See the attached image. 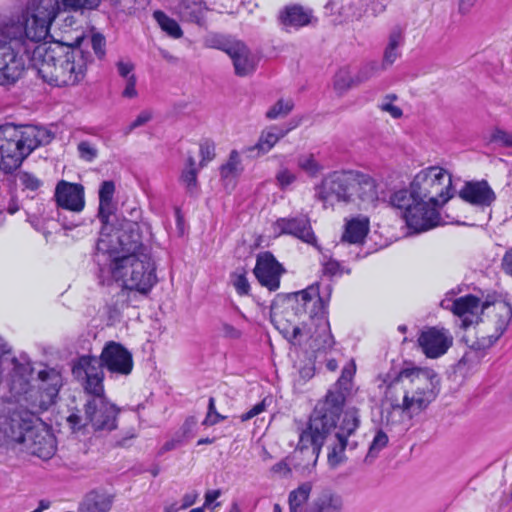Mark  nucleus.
Returning <instances> with one entry per match:
<instances>
[{"label": "nucleus", "mask_w": 512, "mask_h": 512, "mask_svg": "<svg viewBox=\"0 0 512 512\" xmlns=\"http://www.w3.org/2000/svg\"><path fill=\"white\" fill-rule=\"evenodd\" d=\"M355 372L353 365L342 369L340 378L333 390H329L325 399L319 401L310 415L309 421L299 434V441L293 453L294 467L303 474L310 473L316 466L322 446L328 449V464L335 468L346 461L347 447L355 449L357 442L349 440L360 426L359 410L347 409L339 424L343 411L347 389Z\"/></svg>", "instance_id": "1"}, {"label": "nucleus", "mask_w": 512, "mask_h": 512, "mask_svg": "<svg viewBox=\"0 0 512 512\" xmlns=\"http://www.w3.org/2000/svg\"><path fill=\"white\" fill-rule=\"evenodd\" d=\"M51 0H30L24 21L0 25V84L15 83L31 61L36 42L45 40L58 15Z\"/></svg>", "instance_id": "2"}, {"label": "nucleus", "mask_w": 512, "mask_h": 512, "mask_svg": "<svg viewBox=\"0 0 512 512\" xmlns=\"http://www.w3.org/2000/svg\"><path fill=\"white\" fill-rule=\"evenodd\" d=\"M439 379L429 368H406L385 387L383 402L390 406L384 421L387 426L403 425L420 414L437 397Z\"/></svg>", "instance_id": "3"}, {"label": "nucleus", "mask_w": 512, "mask_h": 512, "mask_svg": "<svg viewBox=\"0 0 512 512\" xmlns=\"http://www.w3.org/2000/svg\"><path fill=\"white\" fill-rule=\"evenodd\" d=\"M332 287L326 284L320 288L318 283L294 293L295 306L292 309L301 319L302 326H290L277 322V327L293 344H307L313 351L331 348L334 344L327 319L326 307L330 299Z\"/></svg>", "instance_id": "4"}, {"label": "nucleus", "mask_w": 512, "mask_h": 512, "mask_svg": "<svg viewBox=\"0 0 512 512\" xmlns=\"http://www.w3.org/2000/svg\"><path fill=\"white\" fill-rule=\"evenodd\" d=\"M92 55L80 47L66 46L59 42L36 45L31 55V65L48 84L56 87L74 86L86 75Z\"/></svg>", "instance_id": "5"}, {"label": "nucleus", "mask_w": 512, "mask_h": 512, "mask_svg": "<svg viewBox=\"0 0 512 512\" xmlns=\"http://www.w3.org/2000/svg\"><path fill=\"white\" fill-rule=\"evenodd\" d=\"M53 139L54 133L45 127L0 126V170L13 172L35 149L48 145Z\"/></svg>", "instance_id": "6"}, {"label": "nucleus", "mask_w": 512, "mask_h": 512, "mask_svg": "<svg viewBox=\"0 0 512 512\" xmlns=\"http://www.w3.org/2000/svg\"><path fill=\"white\" fill-rule=\"evenodd\" d=\"M452 179L448 172L437 166L421 170L413 179L410 189L394 192L390 197L393 207H405L413 203V197L439 207L452 196Z\"/></svg>", "instance_id": "7"}, {"label": "nucleus", "mask_w": 512, "mask_h": 512, "mask_svg": "<svg viewBox=\"0 0 512 512\" xmlns=\"http://www.w3.org/2000/svg\"><path fill=\"white\" fill-rule=\"evenodd\" d=\"M113 278L124 288L147 295L157 283L156 266L150 251L115 256L110 265Z\"/></svg>", "instance_id": "8"}, {"label": "nucleus", "mask_w": 512, "mask_h": 512, "mask_svg": "<svg viewBox=\"0 0 512 512\" xmlns=\"http://www.w3.org/2000/svg\"><path fill=\"white\" fill-rule=\"evenodd\" d=\"M105 225L97 241V250L110 255H131L150 251L143 244L150 235V226L146 222L125 220L119 229H110Z\"/></svg>", "instance_id": "9"}, {"label": "nucleus", "mask_w": 512, "mask_h": 512, "mask_svg": "<svg viewBox=\"0 0 512 512\" xmlns=\"http://www.w3.org/2000/svg\"><path fill=\"white\" fill-rule=\"evenodd\" d=\"M84 404V418L77 413L68 416L67 422L74 432L89 430L93 432H110L117 428L119 409L111 403L104 392L90 394Z\"/></svg>", "instance_id": "10"}, {"label": "nucleus", "mask_w": 512, "mask_h": 512, "mask_svg": "<svg viewBox=\"0 0 512 512\" xmlns=\"http://www.w3.org/2000/svg\"><path fill=\"white\" fill-rule=\"evenodd\" d=\"M45 410L47 406L43 401L31 404L30 413H24L21 430L23 439L18 444H22L27 453L48 460L56 452V441L49 429L38 423V415Z\"/></svg>", "instance_id": "11"}, {"label": "nucleus", "mask_w": 512, "mask_h": 512, "mask_svg": "<svg viewBox=\"0 0 512 512\" xmlns=\"http://www.w3.org/2000/svg\"><path fill=\"white\" fill-rule=\"evenodd\" d=\"M312 484L304 482L288 495L289 512H342V497L328 489L311 497Z\"/></svg>", "instance_id": "12"}, {"label": "nucleus", "mask_w": 512, "mask_h": 512, "mask_svg": "<svg viewBox=\"0 0 512 512\" xmlns=\"http://www.w3.org/2000/svg\"><path fill=\"white\" fill-rule=\"evenodd\" d=\"M356 170L334 171L315 188L316 196L325 204L353 203Z\"/></svg>", "instance_id": "13"}, {"label": "nucleus", "mask_w": 512, "mask_h": 512, "mask_svg": "<svg viewBox=\"0 0 512 512\" xmlns=\"http://www.w3.org/2000/svg\"><path fill=\"white\" fill-rule=\"evenodd\" d=\"M33 367L29 361L13 360V369L10 374V393L16 402L30 413L32 403L40 404L37 400L38 390L31 385Z\"/></svg>", "instance_id": "14"}, {"label": "nucleus", "mask_w": 512, "mask_h": 512, "mask_svg": "<svg viewBox=\"0 0 512 512\" xmlns=\"http://www.w3.org/2000/svg\"><path fill=\"white\" fill-rule=\"evenodd\" d=\"M413 200V203L405 207H395L401 211L407 226L417 233L438 226L440 223L438 207L416 197H413Z\"/></svg>", "instance_id": "15"}, {"label": "nucleus", "mask_w": 512, "mask_h": 512, "mask_svg": "<svg viewBox=\"0 0 512 512\" xmlns=\"http://www.w3.org/2000/svg\"><path fill=\"white\" fill-rule=\"evenodd\" d=\"M104 368L100 357L83 355L74 362L72 373L82 382L86 393L98 394L104 392Z\"/></svg>", "instance_id": "16"}, {"label": "nucleus", "mask_w": 512, "mask_h": 512, "mask_svg": "<svg viewBox=\"0 0 512 512\" xmlns=\"http://www.w3.org/2000/svg\"><path fill=\"white\" fill-rule=\"evenodd\" d=\"M100 358L102 365L113 376H128L134 367L132 353L115 341H109L104 345Z\"/></svg>", "instance_id": "17"}, {"label": "nucleus", "mask_w": 512, "mask_h": 512, "mask_svg": "<svg viewBox=\"0 0 512 512\" xmlns=\"http://www.w3.org/2000/svg\"><path fill=\"white\" fill-rule=\"evenodd\" d=\"M441 306L458 316L462 321L463 327L477 323L480 319V314L490 309L489 302H481L474 295H465L454 300L444 299L441 301Z\"/></svg>", "instance_id": "18"}, {"label": "nucleus", "mask_w": 512, "mask_h": 512, "mask_svg": "<svg viewBox=\"0 0 512 512\" xmlns=\"http://www.w3.org/2000/svg\"><path fill=\"white\" fill-rule=\"evenodd\" d=\"M259 283L270 291H276L280 287V278L285 269L270 252H263L257 256L253 270Z\"/></svg>", "instance_id": "19"}, {"label": "nucleus", "mask_w": 512, "mask_h": 512, "mask_svg": "<svg viewBox=\"0 0 512 512\" xmlns=\"http://www.w3.org/2000/svg\"><path fill=\"white\" fill-rule=\"evenodd\" d=\"M353 203L361 209L374 208L379 201L380 184L370 174L356 170Z\"/></svg>", "instance_id": "20"}, {"label": "nucleus", "mask_w": 512, "mask_h": 512, "mask_svg": "<svg viewBox=\"0 0 512 512\" xmlns=\"http://www.w3.org/2000/svg\"><path fill=\"white\" fill-rule=\"evenodd\" d=\"M273 229L279 235L289 234L307 244L317 245V238L307 216L279 218L273 224Z\"/></svg>", "instance_id": "21"}, {"label": "nucleus", "mask_w": 512, "mask_h": 512, "mask_svg": "<svg viewBox=\"0 0 512 512\" xmlns=\"http://www.w3.org/2000/svg\"><path fill=\"white\" fill-rule=\"evenodd\" d=\"M54 199L57 207L79 213L85 207L84 187L78 183L61 180L55 187Z\"/></svg>", "instance_id": "22"}, {"label": "nucleus", "mask_w": 512, "mask_h": 512, "mask_svg": "<svg viewBox=\"0 0 512 512\" xmlns=\"http://www.w3.org/2000/svg\"><path fill=\"white\" fill-rule=\"evenodd\" d=\"M418 343L428 358H438L452 345V337L445 329L431 327L422 331Z\"/></svg>", "instance_id": "23"}, {"label": "nucleus", "mask_w": 512, "mask_h": 512, "mask_svg": "<svg viewBox=\"0 0 512 512\" xmlns=\"http://www.w3.org/2000/svg\"><path fill=\"white\" fill-rule=\"evenodd\" d=\"M465 202L478 207H489L496 200V194L486 180L466 182L459 192Z\"/></svg>", "instance_id": "24"}, {"label": "nucleus", "mask_w": 512, "mask_h": 512, "mask_svg": "<svg viewBox=\"0 0 512 512\" xmlns=\"http://www.w3.org/2000/svg\"><path fill=\"white\" fill-rule=\"evenodd\" d=\"M228 56L232 60L237 76L245 77L256 70L258 58L243 42H235L233 48L229 50Z\"/></svg>", "instance_id": "25"}, {"label": "nucleus", "mask_w": 512, "mask_h": 512, "mask_svg": "<svg viewBox=\"0 0 512 512\" xmlns=\"http://www.w3.org/2000/svg\"><path fill=\"white\" fill-rule=\"evenodd\" d=\"M290 130L291 128L284 129L275 125L269 126L261 132L257 143L247 147L244 151L251 156L258 157L264 155L268 153L280 139L284 138Z\"/></svg>", "instance_id": "26"}, {"label": "nucleus", "mask_w": 512, "mask_h": 512, "mask_svg": "<svg viewBox=\"0 0 512 512\" xmlns=\"http://www.w3.org/2000/svg\"><path fill=\"white\" fill-rule=\"evenodd\" d=\"M24 413L15 411L9 418L0 421V446L18 444L23 439L21 434Z\"/></svg>", "instance_id": "27"}, {"label": "nucleus", "mask_w": 512, "mask_h": 512, "mask_svg": "<svg viewBox=\"0 0 512 512\" xmlns=\"http://www.w3.org/2000/svg\"><path fill=\"white\" fill-rule=\"evenodd\" d=\"M113 503V494L103 490H92L81 501L78 512H109Z\"/></svg>", "instance_id": "28"}, {"label": "nucleus", "mask_w": 512, "mask_h": 512, "mask_svg": "<svg viewBox=\"0 0 512 512\" xmlns=\"http://www.w3.org/2000/svg\"><path fill=\"white\" fill-rule=\"evenodd\" d=\"M38 379L41 382L39 389L43 390L47 400L41 399L48 407L53 399L58 395L62 386V376L59 371L54 368H47L39 371Z\"/></svg>", "instance_id": "29"}, {"label": "nucleus", "mask_w": 512, "mask_h": 512, "mask_svg": "<svg viewBox=\"0 0 512 512\" xmlns=\"http://www.w3.org/2000/svg\"><path fill=\"white\" fill-rule=\"evenodd\" d=\"M369 229V218L359 215L347 221L341 240L350 244H361L367 236Z\"/></svg>", "instance_id": "30"}, {"label": "nucleus", "mask_w": 512, "mask_h": 512, "mask_svg": "<svg viewBox=\"0 0 512 512\" xmlns=\"http://www.w3.org/2000/svg\"><path fill=\"white\" fill-rule=\"evenodd\" d=\"M283 25L299 28L308 25L312 19V11L301 5L287 6L280 15Z\"/></svg>", "instance_id": "31"}, {"label": "nucleus", "mask_w": 512, "mask_h": 512, "mask_svg": "<svg viewBox=\"0 0 512 512\" xmlns=\"http://www.w3.org/2000/svg\"><path fill=\"white\" fill-rule=\"evenodd\" d=\"M115 193V184L113 181H104L99 189V211L98 217L103 224H106L109 216L113 212V196Z\"/></svg>", "instance_id": "32"}, {"label": "nucleus", "mask_w": 512, "mask_h": 512, "mask_svg": "<svg viewBox=\"0 0 512 512\" xmlns=\"http://www.w3.org/2000/svg\"><path fill=\"white\" fill-rule=\"evenodd\" d=\"M490 308H492L495 333L501 336L512 318V307L507 302L496 301L490 304Z\"/></svg>", "instance_id": "33"}, {"label": "nucleus", "mask_w": 512, "mask_h": 512, "mask_svg": "<svg viewBox=\"0 0 512 512\" xmlns=\"http://www.w3.org/2000/svg\"><path fill=\"white\" fill-rule=\"evenodd\" d=\"M244 168L239 153L231 151L229 158L220 168V175L223 180H233L241 175Z\"/></svg>", "instance_id": "34"}, {"label": "nucleus", "mask_w": 512, "mask_h": 512, "mask_svg": "<svg viewBox=\"0 0 512 512\" xmlns=\"http://www.w3.org/2000/svg\"><path fill=\"white\" fill-rule=\"evenodd\" d=\"M51 2L57 13H59L61 9L73 11L92 10L100 5L101 0H51Z\"/></svg>", "instance_id": "35"}, {"label": "nucleus", "mask_w": 512, "mask_h": 512, "mask_svg": "<svg viewBox=\"0 0 512 512\" xmlns=\"http://www.w3.org/2000/svg\"><path fill=\"white\" fill-rule=\"evenodd\" d=\"M154 19L160 28L170 37L178 39L183 36V31L178 22L162 11H155L153 14Z\"/></svg>", "instance_id": "36"}, {"label": "nucleus", "mask_w": 512, "mask_h": 512, "mask_svg": "<svg viewBox=\"0 0 512 512\" xmlns=\"http://www.w3.org/2000/svg\"><path fill=\"white\" fill-rule=\"evenodd\" d=\"M297 166L309 177H317L324 169L323 165L315 158L312 153L301 154L297 158Z\"/></svg>", "instance_id": "37"}, {"label": "nucleus", "mask_w": 512, "mask_h": 512, "mask_svg": "<svg viewBox=\"0 0 512 512\" xmlns=\"http://www.w3.org/2000/svg\"><path fill=\"white\" fill-rule=\"evenodd\" d=\"M389 437L385 431L378 429L375 432L373 440L369 446V450L365 457L366 463H372L379 455V453L388 445Z\"/></svg>", "instance_id": "38"}, {"label": "nucleus", "mask_w": 512, "mask_h": 512, "mask_svg": "<svg viewBox=\"0 0 512 512\" xmlns=\"http://www.w3.org/2000/svg\"><path fill=\"white\" fill-rule=\"evenodd\" d=\"M197 169L193 156H189L186 161V167L181 173L180 181L186 187L189 193H193L197 187Z\"/></svg>", "instance_id": "39"}, {"label": "nucleus", "mask_w": 512, "mask_h": 512, "mask_svg": "<svg viewBox=\"0 0 512 512\" xmlns=\"http://www.w3.org/2000/svg\"><path fill=\"white\" fill-rule=\"evenodd\" d=\"M294 102L291 99H279L266 112V118L275 120L286 117L293 109Z\"/></svg>", "instance_id": "40"}, {"label": "nucleus", "mask_w": 512, "mask_h": 512, "mask_svg": "<svg viewBox=\"0 0 512 512\" xmlns=\"http://www.w3.org/2000/svg\"><path fill=\"white\" fill-rule=\"evenodd\" d=\"M355 76H352L347 68L339 69L334 78V88L339 93H344L350 88L357 86Z\"/></svg>", "instance_id": "41"}, {"label": "nucleus", "mask_w": 512, "mask_h": 512, "mask_svg": "<svg viewBox=\"0 0 512 512\" xmlns=\"http://www.w3.org/2000/svg\"><path fill=\"white\" fill-rule=\"evenodd\" d=\"M380 70L382 69V66L376 62L371 61L363 65L358 73L355 75V81L356 84H361L363 82L368 81L372 77H374Z\"/></svg>", "instance_id": "42"}, {"label": "nucleus", "mask_w": 512, "mask_h": 512, "mask_svg": "<svg viewBox=\"0 0 512 512\" xmlns=\"http://www.w3.org/2000/svg\"><path fill=\"white\" fill-rule=\"evenodd\" d=\"M297 180V175L286 166H281L275 174V181L281 190H286Z\"/></svg>", "instance_id": "43"}, {"label": "nucleus", "mask_w": 512, "mask_h": 512, "mask_svg": "<svg viewBox=\"0 0 512 512\" xmlns=\"http://www.w3.org/2000/svg\"><path fill=\"white\" fill-rule=\"evenodd\" d=\"M235 42L217 34L210 35L205 40L207 47L224 51L227 54H229V50L233 48Z\"/></svg>", "instance_id": "44"}, {"label": "nucleus", "mask_w": 512, "mask_h": 512, "mask_svg": "<svg viewBox=\"0 0 512 512\" xmlns=\"http://www.w3.org/2000/svg\"><path fill=\"white\" fill-rule=\"evenodd\" d=\"M232 284L239 295H247L250 291V284L246 277V272L237 270L231 275Z\"/></svg>", "instance_id": "45"}, {"label": "nucleus", "mask_w": 512, "mask_h": 512, "mask_svg": "<svg viewBox=\"0 0 512 512\" xmlns=\"http://www.w3.org/2000/svg\"><path fill=\"white\" fill-rule=\"evenodd\" d=\"M397 99L395 94H388L384 97L383 101L379 104V109L391 115L394 119H399L403 115V111L400 107L393 104V101Z\"/></svg>", "instance_id": "46"}, {"label": "nucleus", "mask_w": 512, "mask_h": 512, "mask_svg": "<svg viewBox=\"0 0 512 512\" xmlns=\"http://www.w3.org/2000/svg\"><path fill=\"white\" fill-rule=\"evenodd\" d=\"M77 151H78L79 157L86 162H92L98 156L97 147L90 141H86V140L78 143Z\"/></svg>", "instance_id": "47"}, {"label": "nucleus", "mask_w": 512, "mask_h": 512, "mask_svg": "<svg viewBox=\"0 0 512 512\" xmlns=\"http://www.w3.org/2000/svg\"><path fill=\"white\" fill-rule=\"evenodd\" d=\"M500 337L501 336H498V334L494 332L490 335L477 337L476 340L473 341L467 340V343L474 350H485L490 348Z\"/></svg>", "instance_id": "48"}, {"label": "nucleus", "mask_w": 512, "mask_h": 512, "mask_svg": "<svg viewBox=\"0 0 512 512\" xmlns=\"http://www.w3.org/2000/svg\"><path fill=\"white\" fill-rule=\"evenodd\" d=\"M153 118V112L151 110H143L141 111L134 121H132L125 129L124 134L129 135L133 130L144 126Z\"/></svg>", "instance_id": "49"}, {"label": "nucleus", "mask_w": 512, "mask_h": 512, "mask_svg": "<svg viewBox=\"0 0 512 512\" xmlns=\"http://www.w3.org/2000/svg\"><path fill=\"white\" fill-rule=\"evenodd\" d=\"M201 161L200 166H205L215 157V144L210 140H205L200 144Z\"/></svg>", "instance_id": "50"}, {"label": "nucleus", "mask_w": 512, "mask_h": 512, "mask_svg": "<svg viewBox=\"0 0 512 512\" xmlns=\"http://www.w3.org/2000/svg\"><path fill=\"white\" fill-rule=\"evenodd\" d=\"M18 177L20 183L31 191L38 190L42 185V181L29 172H20Z\"/></svg>", "instance_id": "51"}, {"label": "nucleus", "mask_w": 512, "mask_h": 512, "mask_svg": "<svg viewBox=\"0 0 512 512\" xmlns=\"http://www.w3.org/2000/svg\"><path fill=\"white\" fill-rule=\"evenodd\" d=\"M222 495V491L220 489L207 490L204 495V503L203 507L206 509H210L211 511H215L221 503L217 502V499Z\"/></svg>", "instance_id": "52"}, {"label": "nucleus", "mask_w": 512, "mask_h": 512, "mask_svg": "<svg viewBox=\"0 0 512 512\" xmlns=\"http://www.w3.org/2000/svg\"><path fill=\"white\" fill-rule=\"evenodd\" d=\"M315 374V369L312 364H306L298 371V377L294 379L295 386H302L310 380Z\"/></svg>", "instance_id": "53"}, {"label": "nucleus", "mask_w": 512, "mask_h": 512, "mask_svg": "<svg viewBox=\"0 0 512 512\" xmlns=\"http://www.w3.org/2000/svg\"><path fill=\"white\" fill-rule=\"evenodd\" d=\"M490 140L504 147H512V134L501 129L494 130Z\"/></svg>", "instance_id": "54"}, {"label": "nucleus", "mask_w": 512, "mask_h": 512, "mask_svg": "<svg viewBox=\"0 0 512 512\" xmlns=\"http://www.w3.org/2000/svg\"><path fill=\"white\" fill-rule=\"evenodd\" d=\"M91 46L98 58L102 59L105 56L106 41L103 35L99 33L93 34L91 37Z\"/></svg>", "instance_id": "55"}, {"label": "nucleus", "mask_w": 512, "mask_h": 512, "mask_svg": "<svg viewBox=\"0 0 512 512\" xmlns=\"http://www.w3.org/2000/svg\"><path fill=\"white\" fill-rule=\"evenodd\" d=\"M220 332L222 337L232 340H237L242 336L241 330L224 321L220 323Z\"/></svg>", "instance_id": "56"}, {"label": "nucleus", "mask_w": 512, "mask_h": 512, "mask_svg": "<svg viewBox=\"0 0 512 512\" xmlns=\"http://www.w3.org/2000/svg\"><path fill=\"white\" fill-rule=\"evenodd\" d=\"M403 43H404L403 30H402V28L396 26L391 30V32L389 34L387 46L399 49Z\"/></svg>", "instance_id": "57"}, {"label": "nucleus", "mask_w": 512, "mask_h": 512, "mask_svg": "<svg viewBox=\"0 0 512 512\" xmlns=\"http://www.w3.org/2000/svg\"><path fill=\"white\" fill-rule=\"evenodd\" d=\"M205 13H206V8H203L199 5H195L194 7L190 8L189 13H188V19H189V21L202 26L206 22Z\"/></svg>", "instance_id": "58"}, {"label": "nucleus", "mask_w": 512, "mask_h": 512, "mask_svg": "<svg viewBox=\"0 0 512 512\" xmlns=\"http://www.w3.org/2000/svg\"><path fill=\"white\" fill-rule=\"evenodd\" d=\"M343 268L336 260L329 259L323 263V273L328 276H337L343 274Z\"/></svg>", "instance_id": "59"}, {"label": "nucleus", "mask_w": 512, "mask_h": 512, "mask_svg": "<svg viewBox=\"0 0 512 512\" xmlns=\"http://www.w3.org/2000/svg\"><path fill=\"white\" fill-rule=\"evenodd\" d=\"M399 56V49L386 46L383 55V62L381 64L382 69H386L387 66L392 65Z\"/></svg>", "instance_id": "60"}, {"label": "nucleus", "mask_w": 512, "mask_h": 512, "mask_svg": "<svg viewBox=\"0 0 512 512\" xmlns=\"http://www.w3.org/2000/svg\"><path fill=\"white\" fill-rule=\"evenodd\" d=\"M265 409H266V404H265V400H263V401L257 403L256 405H254L246 413H243L240 416V419H241L242 422L248 421V420L254 418L255 416L259 415L263 411H265Z\"/></svg>", "instance_id": "61"}, {"label": "nucleus", "mask_w": 512, "mask_h": 512, "mask_svg": "<svg viewBox=\"0 0 512 512\" xmlns=\"http://www.w3.org/2000/svg\"><path fill=\"white\" fill-rule=\"evenodd\" d=\"M136 77L135 75H131L126 80V86L123 90V96L126 98H133L137 95L136 91Z\"/></svg>", "instance_id": "62"}, {"label": "nucleus", "mask_w": 512, "mask_h": 512, "mask_svg": "<svg viewBox=\"0 0 512 512\" xmlns=\"http://www.w3.org/2000/svg\"><path fill=\"white\" fill-rule=\"evenodd\" d=\"M271 471L280 477H287L290 474L291 469L286 461H280L272 466Z\"/></svg>", "instance_id": "63"}, {"label": "nucleus", "mask_w": 512, "mask_h": 512, "mask_svg": "<svg viewBox=\"0 0 512 512\" xmlns=\"http://www.w3.org/2000/svg\"><path fill=\"white\" fill-rule=\"evenodd\" d=\"M502 269L507 274L512 276V248L508 249L502 258Z\"/></svg>", "instance_id": "64"}]
</instances>
